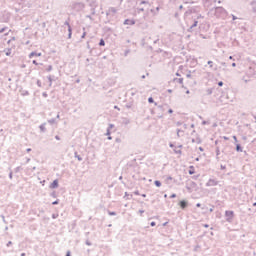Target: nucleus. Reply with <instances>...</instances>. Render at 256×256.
Instances as JSON below:
<instances>
[{"label": "nucleus", "mask_w": 256, "mask_h": 256, "mask_svg": "<svg viewBox=\"0 0 256 256\" xmlns=\"http://www.w3.org/2000/svg\"><path fill=\"white\" fill-rule=\"evenodd\" d=\"M206 185H207V187H215L216 185H218V182L215 179H210V180H208Z\"/></svg>", "instance_id": "f257e3e1"}, {"label": "nucleus", "mask_w": 256, "mask_h": 256, "mask_svg": "<svg viewBox=\"0 0 256 256\" xmlns=\"http://www.w3.org/2000/svg\"><path fill=\"white\" fill-rule=\"evenodd\" d=\"M57 187H59V180H54V181L49 185V188H50V189H57Z\"/></svg>", "instance_id": "f03ea898"}, {"label": "nucleus", "mask_w": 256, "mask_h": 256, "mask_svg": "<svg viewBox=\"0 0 256 256\" xmlns=\"http://www.w3.org/2000/svg\"><path fill=\"white\" fill-rule=\"evenodd\" d=\"M41 52L37 53V52H31L29 54V59H33V57H41Z\"/></svg>", "instance_id": "7ed1b4c3"}, {"label": "nucleus", "mask_w": 256, "mask_h": 256, "mask_svg": "<svg viewBox=\"0 0 256 256\" xmlns=\"http://www.w3.org/2000/svg\"><path fill=\"white\" fill-rule=\"evenodd\" d=\"M124 25H135V20H125Z\"/></svg>", "instance_id": "20e7f679"}, {"label": "nucleus", "mask_w": 256, "mask_h": 256, "mask_svg": "<svg viewBox=\"0 0 256 256\" xmlns=\"http://www.w3.org/2000/svg\"><path fill=\"white\" fill-rule=\"evenodd\" d=\"M225 215H226V217H229V219H233L234 213H233V211H226Z\"/></svg>", "instance_id": "39448f33"}, {"label": "nucleus", "mask_w": 256, "mask_h": 256, "mask_svg": "<svg viewBox=\"0 0 256 256\" xmlns=\"http://www.w3.org/2000/svg\"><path fill=\"white\" fill-rule=\"evenodd\" d=\"M179 205H180L181 209H185V207H187V202L185 200H182V201H180Z\"/></svg>", "instance_id": "423d86ee"}, {"label": "nucleus", "mask_w": 256, "mask_h": 256, "mask_svg": "<svg viewBox=\"0 0 256 256\" xmlns=\"http://www.w3.org/2000/svg\"><path fill=\"white\" fill-rule=\"evenodd\" d=\"M189 175H195V167L194 166L189 167Z\"/></svg>", "instance_id": "0eeeda50"}, {"label": "nucleus", "mask_w": 256, "mask_h": 256, "mask_svg": "<svg viewBox=\"0 0 256 256\" xmlns=\"http://www.w3.org/2000/svg\"><path fill=\"white\" fill-rule=\"evenodd\" d=\"M99 45L100 47H105V40L101 39Z\"/></svg>", "instance_id": "6e6552de"}, {"label": "nucleus", "mask_w": 256, "mask_h": 256, "mask_svg": "<svg viewBox=\"0 0 256 256\" xmlns=\"http://www.w3.org/2000/svg\"><path fill=\"white\" fill-rule=\"evenodd\" d=\"M174 81H177L178 83H180V85H183V78L174 79Z\"/></svg>", "instance_id": "1a4fd4ad"}, {"label": "nucleus", "mask_w": 256, "mask_h": 256, "mask_svg": "<svg viewBox=\"0 0 256 256\" xmlns=\"http://www.w3.org/2000/svg\"><path fill=\"white\" fill-rule=\"evenodd\" d=\"M154 185H156V187H161V182L158 181V180H156V181L154 182Z\"/></svg>", "instance_id": "9d476101"}, {"label": "nucleus", "mask_w": 256, "mask_h": 256, "mask_svg": "<svg viewBox=\"0 0 256 256\" xmlns=\"http://www.w3.org/2000/svg\"><path fill=\"white\" fill-rule=\"evenodd\" d=\"M68 31H69V39H71V35H72V33H71V26H69V29H68Z\"/></svg>", "instance_id": "9b49d317"}, {"label": "nucleus", "mask_w": 256, "mask_h": 256, "mask_svg": "<svg viewBox=\"0 0 256 256\" xmlns=\"http://www.w3.org/2000/svg\"><path fill=\"white\" fill-rule=\"evenodd\" d=\"M6 30H7V27L1 28V29H0V33L5 32Z\"/></svg>", "instance_id": "f8f14e48"}, {"label": "nucleus", "mask_w": 256, "mask_h": 256, "mask_svg": "<svg viewBox=\"0 0 256 256\" xmlns=\"http://www.w3.org/2000/svg\"><path fill=\"white\" fill-rule=\"evenodd\" d=\"M148 103H153V97L148 98Z\"/></svg>", "instance_id": "ddd939ff"}, {"label": "nucleus", "mask_w": 256, "mask_h": 256, "mask_svg": "<svg viewBox=\"0 0 256 256\" xmlns=\"http://www.w3.org/2000/svg\"><path fill=\"white\" fill-rule=\"evenodd\" d=\"M236 150H237V151H241V146H240V145H237V146H236Z\"/></svg>", "instance_id": "4468645a"}, {"label": "nucleus", "mask_w": 256, "mask_h": 256, "mask_svg": "<svg viewBox=\"0 0 256 256\" xmlns=\"http://www.w3.org/2000/svg\"><path fill=\"white\" fill-rule=\"evenodd\" d=\"M208 65H210V67H213V61H208Z\"/></svg>", "instance_id": "2eb2a0df"}, {"label": "nucleus", "mask_w": 256, "mask_h": 256, "mask_svg": "<svg viewBox=\"0 0 256 256\" xmlns=\"http://www.w3.org/2000/svg\"><path fill=\"white\" fill-rule=\"evenodd\" d=\"M32 63H33V65H39V64L37 63V60H33Z\"/></svg>", "instance_id": "dca6fc26"}, {"label": "nucleus", "mask_w": 256, "mask_h": 256, "mask_svg": "<svg viewBox=\"0 0 256 256\" xmlns=\"http://www.w3.org/2000/svg\"><path fill=\"white\" fill-rule=\"evenodd\" d=\"M175 197H177L176 194H172V195H171V199H175Z\"/></svg>", "instance_id": "f3484780"}, {"label": "nucleus", "mask_w": 256, "mask_h": 256, "mask_svg": "<svg viewBox=\"0 0 256 256\" xmlns=\"http://www.w3.org/2000/svg\"><path fill=\"white\" fill-rule=\"evenodd\" d=\"M85 35H87V33H86V32H84V33H83V35H82V39H85Z\"/></svg>", "instance_id": "a211bd4d"}, {"label": "nucleus", "mask_w": 256, "mask_h": 256, "mask_svg": "<svg viewBox=\"0 0 256 256\" xmlns=\"http://www.w3.org/2000/svg\"><path fill=\"white\" fill-rule=\"evenodd\" d=\"M219 87H223V82L218 83Z\"/></svg>", "instance_id": "6ab92c4d"}, {"label": "nucleus", "mask_w": 256, "mask_h": 256, "mask_svg": "<svg viewBox=\"0 0 256 256\" xmlns=\"http://www.w3.org/2000/svg\"><path fill=\"white\" fill-rule=\"evenodd\" d=\"M59 202L58 201H55L52 203V205H57Z\"/></svg>", "instance_id": "aec40b11"}, {"label": "nucleus", "mask_w": 256, "mask_h": 256, "mask_svg": "<svg viewBox=\"0 0 256 256\" xmlns=\"http://www.w3.org/2000/svg\"><path fill=\"white\" fill-rule=\"evenodd\" d=\"M151 227H155V222H151Z\"/></svg>", "instance_id": "412c9836"}, {"label": "nucleus", "mask_w": 256, "mask_h": 256, "mask_svg": "<svg viewBox=\"0 0 256 256\" xmlns=\"http://www.w3.org/2000/svg\"><path fill=\"white\" fill-rule=\"evenodd\" d=\"M55 139H57V141H59L61 138L59 136H56Z\"/></svg>", "instance_id": "4be33fe9"}, {"label": "nucleus", "mask_w": 256, "mask_h": 256, "mask_svg": "<svg viewBox=\"0 0 256 256\" xmlns=\"http://www.w3.org/2000/svg\"><path fill=\"white\" fill-rule=\"evenodd\" d=\"M168 113H173V110H172V109H169V110H168Z\"/></svg>", "instance_id": "5701e85b"}, {"label": "nucleus", "mask_w": 256, "mask_h": 256, "mask_svg": "<svg viewBox=\"0 0 256 256\" xmlns=\"http://www.w3.org/2000/svg\"><path fill=\"white\" fill-rule=\"evenodd\" d=\"M234 141H237V136H233Z\"/></svg>", "instance_id": "b1692460"}, {"label": "nucleus", "mask_w": 256, "mask_h": 256, "mask_svg": "<svg viewBox=\"0 0 256 256\" xmlns=\"http://www.w3.org/2000/svg\"><path fill=\"white\" fill-rule=\"evenodd\" d=\"M194 27H197V22L194 23Z\"/></svg>", "instance_id": "393cba45"}, {"label": "nucleus", "mask_w": 256, "mask_h": 256, "mask_svg": "<svg viewBox=\"0 0 256 256\" xmlns=\"http://www.w3.org/2000/svg\"><path fill=\"white\" fill-rule=\"evenodd\" d=\"M196 207H201V204H197Z\"/></svg>", "instance_id": "a878e982"}, {"label": "nucleus", "mask_w": 256, "mask_h": 256, "mask_svg": "<svg viewBox=\"0 0 256 256\" xmlns=\"http://www.w3.org/2000/svg\"><path fill=\"white\" fill-rule=\"evenodd\" d=\"M177 77H180V74L179 73H176Z\"/></svg>", "instance_id": "bb28decb"}, {"label": "nucleus", "mask_w": 256, "mask_h": 256, "mask_svg": "<svg viewBox=\"0 0 256 256\" xmlns=\"http://www.w3.org/2000/svg\"><path fill=\"white\" fill-rule=\"evenodd\" d=\"M224 139L227 141L229 138H227V137L224 136Z\"/></svg>", "instance_id": "cd10ccee"}, {"label": "nucleus", "mask_w": 256, "mask_h": 256, "mask_svg": "<svg viewBox=\"0 0 256 256\" xmlns=\"http://www.w3.org/2000/svg\"><path fill=\"white\" fill-rule=\"evenodd\" d=\"M168 93H172V90H168Z\"/></svg>", "instance_id": "c85d7f7f"}, {"label": "nucleus", "mask_w": 256, "mask_h": 256, "mask_svg": "<svg viewBox=\"0 0 256 256\" xmlns=\"http://www.w3.org/2000/svg\"><path fill=\"white\" fill-rule=\"evenodd\" d=\"M254 207H256V202L253 204Z\"/></svg>", "instance_id": "c756f323"}, {"label": "nucleus", "mask_w": 256, "mask_h": 256, "mask_svg": "<svg viewBox=\"0 0 256 256\" xmlns=\"http://www.w3.org/2000/svg\"><path fill=\"white\" fill-rule=\"evenodd\" d=\"M186 93L189 94V90Z\"/></svg>", "instance_id": "7c9ffc66"}, {"label": "nucleus", "mask_w": 256, "mask_h": 256, "mask_svg": "<svg viewBox=\"0 0 256 256\" xmlns=\"http://www.w3.org/2000/svg\"><path fill=\"white\" fill-rule=\"evenodd\" d=\"M233 66L235 67V63L233 64Z\"/></svg>", "instance_id": "2f4dec72"}]
</instances>
